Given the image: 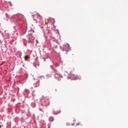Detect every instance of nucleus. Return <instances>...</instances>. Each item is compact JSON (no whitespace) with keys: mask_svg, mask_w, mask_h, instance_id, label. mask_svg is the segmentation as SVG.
I'll list each match as a JSON object with an SVG mask.
<instances>
[{"mask_svg":"<svg viewBox=\"0 0 128 128\" xmlns=\"http://www.w3.org/2000/svg\"><path fill=\"white\" fill-rule=\"evenodd\" d=\"M37 20H36V21L38 22L39 24H42V16H40V15H38V14L37 15Z\"/></svg>","mask_w":128,"mask_h":128,"instance_id":"1","label":"nucleus"},{"mask_svg":"<svg viewBox=\"0 0 128 128\" xmlns=\"http://www.w3.org/2000/svg\"><path fill=\"white\" fill-rule=\"evenodd\" d=\"M28 58H30V56H26L24 57L25 60L26 61Z\"/></svg>","mask_w":128,"mask_h":128,"instance_id":"2","label":"nucleus"},{"mask_svg":"<svg viewBox=\"0 0 128 128\" xmlns=\"http://www.w3.org/2000/svg\"><path fill=\"white\" fill-rule=\"evenodd\" d=\"M80 124H76V126H80Z\"/></svg>","mask_w":128,"mask_h":128,"instance_id":"3","label":"nucleus"},{"mask_svg":"<svg viewBox=\"0 0 128 128\" xmlns=\"http://www.w3.org/2000/svg\"><path fill=\"white\" fill-rule=\"evenodd\" d=\"M29 41H30V42H32V40H30V38H29Z\"/></svg>","mask_w":128,"mask_h":128,"instance_id":"4","label":"nucleus"},{"mask_svg":"<svg viewBox=\"0 0 128 128\" xmlns=\"http://www.w3.org/2000/svg\"><path fill=\"white\" fill-rule=\"evenodd\" d=\"M74 124H72V126H74Z\"/></svg>","mask_w":128,"mask_h":128,"instance_id":"5","label":"nucleus"},{"mask_svg":"<svg viewBox=\"0 0 128 128\" xmlns=\"http://www.w3.org/2000/svg\"><path fill=\"white\" fill-rule=\"evenodd\" d=\"M2 127V126L0 125V128H1Z\"/></svg>","mask_w":128,"mask_h":128,"instance_id":"6","label":"nucleus"}]
</instances>
